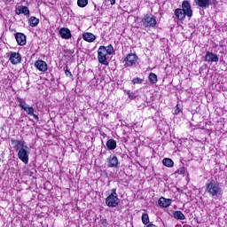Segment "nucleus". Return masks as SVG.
Here are the masks:
<instances>
[{"instance_id": "1", "label": "nucleus", "mask_w": 227, "mask_h": 227, "mask_svg": "<svg viewBox=\"0 0 227 227\" xmlns=\"http://www.w3.org/2000/svg\"><path fill=\"white\" fill-rule=\"evenodd\" d=\"M206 192L213 200H221L223 198V188L219 182L211 180L206 184Z\"/></svg>"}, {"instance_id": "2", "label": "nucleus", "mask_w": 227, "mask_h": 227, "mask_svg": "<svg viewBox=\"0 0 227 227\" xmlns=\"http://www.w3.org/2000/svg\"><path fill=\"white\" fill-rule=\"evenodd\" d=\"M17 102H18V106H19V107H20V109L25 111V113H27V114H28V116H33V118H35V120H36L38 121L39 117L37 114H35V107L29 106V105H27V103L26 102V99L22 98H18Z\"/></svg>"}, {"instance_id": "3", "label": "nucleus", "mask_w": 227, "mask_h": 227, "mask_svg": "<svg viewBox=\"0 0 227 227\" xmlns=\"http://www.w3.org/2000/svg\"><path fill=\"white\" fill-rule=\"evenodd\" d=\"M106 205L109 207V208H115L118 205H120V199L118 198V193L116 192V188L111 190L110 194L106 198Z\"/></svg>"}, {"instance_id": "4", "label": "nucleus", "mask_w": 227, "mask_h": 227, "mask_svg": "<svg viewBox=\"0 0 227 227\" xmlns=\"http://www.w3.org/2000/svg\"><path fill=\"white\" fill-rule=\"evenodd\" d=\"M142 25L147 29H155L157 27V18L152 14H146L142 19Z\"/></svg>"}, {"instance_id": "5", "label": "nucleus", "mask_w": 227, "mask_h": 227, "mask_svg": "<svg viewBox=\"0 0 227 227\" xmlns=\"http://www.w3.org/2000/svg\"><path fill=\"white\" fill-rule=\"evenodd\" d=\"M29 153H31V149H29V147L26 145L18 149V158L24 164L29 163Z\"/></svg>"}, {"instance_id": "6", "label": "nucleus", "mask_w": 227, "mask_h": 227, "mask_svg": "<svg viewBox=\"0 0 227 227\" xmlns=\"http://www.w3.org/2000/svg\"><path fill=\"white\" fill-rule=\"evenodd\" d=\"M137 59H139V57H137L136 53H129L127 57L124 59L125 68L129 67H136Z\"/></svg>"}, {"instance_id": "7", "label": "nucleus", "mask_w": 227, "mask_h": 227, "mask_svg": "<svg viewBox=\"0 0 227 227\" xmlns=\"http://www.w3.org/2000/svg\"><path fill=\"white\" fill-rule=\"evenodd\" d=\"M98 59L101 65L107 66L109 61H107V53L106 51V46H100L98 50Z\"/></svg>"}, {"instance_id": "8", "label": "nucleus", "mask_w": 227, "mask_h": 227, "mask_svg": "<svg viewBox=\"0 0 227 227\" xmlns=\"http://www.w3.org/2000/svg\"><path fill=\"white\" fill-rule=\"evenodd\" d=\"M204 61H206V63H217V61H219V56L214 52L207 51L204 56Z\"/></svg>"}, {"instance_id": "9", "label": "nucleus", "mask_w": 227, "mask_h": 227, "mask_svg": "<svg viewBox=\"0 0 227 227\" xmlns=\"http://www.w3.org/2000/svg\"><path fill=\"white\" fill-rule=\"evenodd\" d=\"M9 59L12 65H19L22 61V56L19 52L12 51Z\"/></svg>"}, {"instance_id": "10", "label": "nucleus", "mask_w": 227, "mask_h": 227, "mask_svg": "<svg viewBox=\"0 0 227 227\" xmlns=\"http://www.w3.org/2000/svg\"><path fill=\"white\" fill-rule=\"evenodd\" d=\"M181 10L186 14V17H192V9L191 8V3L188 1L183 2Z\"/></svg>"}, {"instance_id": "11", "label": "nucleus", "mask_w": 227, "mask_h": 227, "mask_svg": "<svg viewBox=\"0 0 227 227\" xmlns=\"http://www.w3.org/2000/svg\"><path fill=\"white\" fill-rule=\"evenodd\" d=\"M171 203H173V200L166 199L164 197H160L158 200V205L161 208H168V207H171Z\"/></svg>"}, {"instance_id": "12", "label": "nucleus", "mask_w": 227, "mask_h": 227, "mask_svg": "<svg viewBox=\"0 0 227 227\" xmlns=\"http://www.w3.org/2000/svg\"><path fill=\"white\" fill-rule=\"evenodd\" d=\"M106 160L108 168H118L119 160L117 156L110 155Z\"/></svg>"}, {"instance_id": "13", "label": "nucleus", "mask_w": 227, "mask_h": 227, "mask_svg": "<svg viewBox=\"0 0 227 227\" xmlns=\"http://www.w3.org/2000/svg\"><path fill=\"white\" fill-rule=\"evenodd\" d=\"M34 66L40 72H47L48 66H47V62L46 61L37 60V61L35 62Z\"/></svg>"}, {"instance_id": "14", "label": "nucleus", "mask_w": 227, "mask_h": 227, "mask_svg": "<svg viewBox=\"0 0 227 227\" xmlns=\"http://www.w3.org/2000/svg\"><path fill=\"white\" fill-rule=\"evenodd\" d=\"M59 35L63 40H70L72 38V32L67 27L60 28Z\"/></svg>"}, {"instance_id": "15", "label": "nucleus", "mask_w": 227, "mask_h": 227, "mask_svg": "<svg viewBox=\"0 0 227 227\" xmlns=\"http://www.w3.org/2000/svg\"><path fill=\"white\" fill-rule=\"evenodd\" d=\"M82 39L89 43H93L97 40V35H93V33L85 32L82 34Z\"/></svg>"}, {"instance_id": "16", "label": "nucleus", "mask_w": 227, "mask_h": 227, "mask_svg": "<svg viewBox=\"0 0 227 227\" xmlns=\"http://www.w3.org/2000/svg\"><path fill=\"white\" fill-rule=\"evenodd\" d=\"M11 143H12L13 148L16 150V152H18V150H20V148H22V146H24L26 145V142L23 139L16 140V139L12 138Z\"/></svg>"}, {"instance_id": "17", "label": "nucleus", "mask_w": 227, "mask_h": 227, "mask_svg": "<svg viewBox=\"0 0 227 227\" xmlns=\"http://www.w3.org/2000/svg\"><path fill=\"white\" fill-rule=\"evenodd\" d=\"M15 39L18 45L24 46L26 44V35L23 33H16Z\"/></svg>"}, {"instance_id": "18", "label": "nucleus", "mask_w": 227, "mask_h": 227, "mask_svg": "<svg viewBox=\"0 0 227 227\" xmlns=\"http://www.w3.org/2000/svg\"><path fill=\"white\" fill-rule=\"evenodd\" d=\"M20 13H22L23 15H29V8L24 5L19 6L16 9V14L20 15Z\"/></svg>"}, {"instance_id": "19", "label": "nucleus", "mask_w": 227, "mask_h": 227, "mask_svg": "<svg viewBox=\"0 0 227 227\" xmlns=\"http://www.w3.org/2000/svg\"><path fill=\"white\" fill-rule=\"evenodd\" d=\"M175 15L178 20H184L187 17V14L180 8L175 10Z\"/></svg>"}, {"instance_id": "20", "label": "nucleus", "mask_w": 227, "mask_h": 227, "mask_svg": "<svg viewBox=\"0 0 227 227\" xmlns=\"http://www.w3.org/2000/svg\"><path fill=\"white\" fill-rule=\"evenodd\" d=\"M195 3L200 8H208L210 6V0H195Z\"/></svg>"}, {"instance_id": "21", "label": "nucleus", "mask_w": 227, "mask_h": 227, "mask_svg": "<svg viewBox=\"0 0 227 227\" xmlns=\"http://www.w3.org/2000/svg\"><path fill=\"white\" fill-rule=\"evenodd\" d=\"M174 219H176L177 221H185V215L182 213V211H175L173 213Z\"/></svg>"}, {"instance_id": "22", "label": "nucleus", "mask_w": 227, "mask_h": 227, "mask_svg": "<svg viewBox=\"0 0 227 227\" xmlns=\"http://www.w3.org/2000/svg\"><path fill=\"white\" fill-rule=\"evenodd\" d=\"M116 146H117L116 140L113 138L107 140L106 148H108V150H116Z\"/></svg>"}, {"instance_id": "23", "label": "nucleus", "mask_w": 227, "mask_h": 227, "mask_svg": "<svg viewBox=\"0 0 227 227\" xmlns=\"http://www.w3.org/2000/svg\"><path fill=\"white\" fill-rule=\"evenodd\" d=\"M28 24L31 27H36L37 24H40V20L37 19L35 16L30 17V19L28 20Z\"/></svg>"}, {"instance_id": "24", "label": "nucleus", "mask_w": 227, "mask_h": 227, "mask_svg": "<svg viewBox=\"0 0 227 227\" xmlns=\"http://www.w3.org/2000/svg\"><path fill=\"white\" fill-rule=\"evenodd\" d=\"M163 166H166L167 168H173L175 162H173V160L169 158H164L162 160Z\"/></svg>"}, {"instance_id": "25", "label": "nucleus", "mask_w": 227, "mask_h": 227, "mask_svg": "<svg viewBox=\"0 0 227 227\" xmlns=\"http://www.w3.org/2000/svg\"><path fill=\"white\" fill-rule=\"evenodd\" d=\"M157 74H155L154 73H150L149 74V82L152 83V84H157Z\"/></svg>"}, {"instance_id": "26", "label": "nucleus", "mask_w": 227, "mask_h": 227, "mask_svg": "<svg viewBox=\"0 0 227 227\" xmlns=\"http://www.w3.org/2000/svg\"><path fill=\"white\" fill-rule=\"evenodd\" d=\"M142 223L145 225L150 223V216L148 215V213L142 214Z\"/></svg>"}, {"instance_id": "27", "label": "nucleus", "mask_w": 227, "mask_h": 227, "mask_svg": "<svg viewBox=\"0 0 227 227\" xmlns=\"http://www.w3.org/2000/svg\"><path fill=\"white\" fill-rule=\"evenodd\" d=\"M77 5L80 8H84V7L88 6V0H78L77 1Z\"/></svg>"}, {"instance_id": "28", "label": "nucleus", "mask_w": 227, "mask_h": 227, "mask_svg": "<svg viewBox=\"0 0 227 227\" xmlns=\"http://www.w3.org/2000/svg\"><path fill=\"white\" fill-rule=\"evenodd\" d=\"M132 84H143L145 82V80L139 77H136L131 81Z\"/></svg>"}, {"instance_id": "29", "label": "nucleus", "mask_w": 227, "mask_h": 227, "mask_svg": "<svg viewBox=\"0 0 227 227\" xmlns=\"http://www.w3.org/2000/svg\"><path fill=\"white\" fill-rule=\"evenodd\" d=\"M106 52L107 54H113V52H114V48L113 47V44H109L106 47Z\"/></svg>"}, {"instance_id": "30", "label": "nucleus", "mask_w": 227, "mask_h": 227, "mask_svg": "<svg viewBox=\"0 0 227 227\" xmlns=\"http://www.w3.org/2000/svg\"><path fill=\"white\" fill-rule=\"evenodd\" d=\"M126 94L128 95V97H129V98L130 100H134V98H136V95H135L134 93L130 92V90H128V91L126 92Z\"/></svg>"}, {"instance_id": "31", "label": "nucleus", "mask_w": 227, "mask_h": 227, "mask_svg": "<svg viewBox=\"0 0 227 227\" xmlns=\"http://www.w3.org/2000/svg\"><path fill=\"white\" fill-rule=\"evenodd\" d=\"M67 69H65V74L67 75V77H72V72H70V70H68V67H66Z\"/></svg>"}, {"instance_id": "32", "label": "nucleus", "mask_w": 227, "mask_h": 227, "mask_svg": "<svg viewBox=\"0 0 227 227\" xmlns=\"http://www.w3.org/2000/svg\"><path fill=\"white\" fill-rule=\"evenodd\" d=\"M176 173H178V175H184L185 173V168H180L179 169H177Z\"/></svg>"}, {"instance_id": "33", "label": "nucleus", "mask_w": 227, "mask_h": 227, "mask_svg": "<svg viewBox=\"0 0 227 227\" xmlns=\"http://www.w3.org/2000/svg\"><path fill=\"white\" fill-rule=\"evenodd\" d=\"M180 111H181L180 106L176 105L174 114H180Z\"/></svg>"}, {"instance_id": "34", "label": "nucleus", "mask_w": 227, "mask_h": 227, "mask_svg": "<svg viewBox=\"0 0 227 227\" xmlns=\"http://www.w3.org/2000/svg\"><path fill=\"white\" fill-rule=\"evenodd\" d=\"M146 227H157V225H155L153 223H149L148 225H146Z\"/></svg>"}, {"instance_id": "35", "label": "nucleus", "mask_w": 227, "mask_h": 227, "mask_svg": "<svg viewBox=\"0 0 227 227\" xmlns=\"http://www.w3.org/2000/svg\"><path fill=\"white\" fill-rule=\"evenodd\" d=\"M108 1H110V3H111L112 5H113V4H116V0H108Z\"/></svg>"}, {"instance_id": "36", "label": "nucleus", "mask_w": 227, "mask_h": 227, "mask_svg": "<svg viewBox=\"0 0 227 227\" xmlns=\"http://www.w3.org/2000/svg\"><path fill=\"white\" fill-rule=\"evenodd\" d=\"M4 3H10L12 0H3Z\"/></svg>"}, {"instance_id": "37", "label": "nucleus", "mask_w": 227, "mask_h": 227, "mask_svg": "<svg viewBox=\"0 0 227 227\" xmlns=\"http://www.w3.org/2000/svg\"><path fill=\"white\" fill-rule=\"evenodd\" d=\"M104 223L106 224V223H107V220H104L103 224H104Z\"/></svg>"}]
</instances>
